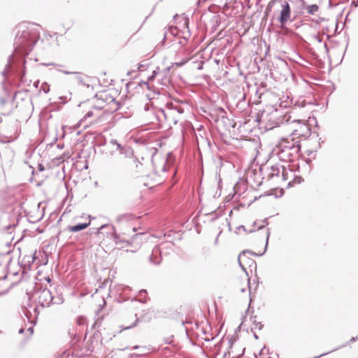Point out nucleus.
I'll use <instances>...</instances> for the list:
<instances>
[{"label":"nucleus","instance_id":"obj_41","mask_svg":"<svg viewBox=\"0 0 358 358\" xmlns=\"http://www.w3.org/2000/svg\"><path fill=\"white\" fill-rule=\"evenodd\" d=\"M289 101H281L280 103V107L287 108Z\"/></svg>","mask_w":358,"mask_h":358},{"label":"nucleus","instance_id":"obj_10","mask_svg":"<svg viewBox=\"0 0 358 358\" xmlns=\"http://www.w3.org/2000/svg\"><path fill=\"white\" fill-rule=\"evenodd\" d=\"M109 145L111 146L112 150L110 152L111 155H113L115 152H119L120 154H123L124 148L115 139H111L109 141Z\"/></svg>","mask_w":358,"mask_h":358},{"label":"nucleus","instance_id":"obj_20","mask_svg":"<svg viewBox=\"0 0 358 358\" xmlns=\"http://www.w3.org/2000/svg\"><path fill=\"white\" fill-rule=\"evenodd\" d=\"M292 173V170H287L284 166L282 167V171L280 172L281 173V176H282V180L285 181L287 180H288L289 178V175H291Z\"/></svg>","mask_w":358,"mask_h":358},{"label":"nucleus","instance_id":"obj_7","mask_svg":"<svg viewBox=\"0 0 358 358\" xmlns=\"http://www.w3.org/2000/svg\"><path fill=\"white\" fill-rule=\"evenodd\" d=\"M162 250L159 247L155 245L150 255L149 259L150 263L155 265H159L162 262Z\"/></svg>","mask_w":358,"mask_h":358},{"label":"nucleus","instance_id":"obj_54","mask_svg":"<svg viewBox=\"0 0 358 358\" xmlns=\"http://www.w3.org/2000/svg\"><path fill=\"white\" fill-rule=\"evenodd\" d=\"M38 85H39V80H37V81L34 82V86L35 87L38 88Z\"/></svg>","mask_w":358,"mask_h":358},{"label":"nucleus","instance_id":"obj_14","mask_svg":"<svg viewBox=\"0 0 358 358\" xmlns=\"http://www.w3.org/2000/svg\"><path fill=\"white\" fill-rule=\"evenodd\" d=\"M153 114L155 115L157 120L159 122H162L163 120H166V114L164 110L162 108H155Z\"/></svg>","mask_w":358,"mask_h":358},{"label":"nucleus","instance_id":"obj_42","mask_svg":"<svg viewBox=\"0 0 358 358\" xmlns=\"http://www.w3.org/2000/svg\"><path fill=\"white\" fill-rule=\"evenodd\" d=\"M92 115H93V112H92V111H91V110H90V111H88V112L85 114V118H87V117H92Z\"/></svg>","mask_w":358,"mask_h":358},{"label":"nucleus","instance_id":"obj_63","mask_svg":"<svg viewBox=\"0 0 358 358\" xmlns=\"http://www.w3.org/2000/svg\"><path fill=\"white\" fill-rule=\"evenodd\" d=\"M95 108H97L98 110H101L103 108V106H94Z\"/></svg>","mask_w":358,"mask_h":358},{"label":"nucleus","instance_id":"obj_59","mask_svg":"<svg viewBox=\"0 0 358 358\" xmlns=\"http://www.w3.org/2000/svg\"><path fill=\"white\" fill-rule=\"evenodd\" d=\"M358 340V336H356V337H352L351 339H350V342H354L355 341Z\"/></svg>","mask_w":358,"mask_h":358},{"label":"nucleus","instance_id":"obj_30","mask_svg":"<svg viewBox=\"0 0 358 358\" xmlns=\"http://www.w3.org/2000/svg\"><path fill=\"white\" fill-rule=\"evenodd\" d=\"M107 145L106 140V139H101L100 141H98L96 143V146L101 147L105 146Z\"/></svg>","mask_w":358,"mask_h":358},{"label":"nucleus","instance_id":"obj_43","mask_svg":"<svg viewBox=\"0 0 358 358\" xmlns=\"http://www.w3.org/2000/svg\"><path fill=\"white\" fill-rule=\"evenodd\" d=\"M38 171H44V166L42 164H38Z\"/></svg>","mask_w":358,"mask_h":358},{"label":"nucleus","instance_id":"obj_31","mask_svg":"<svg viewBox=\"0 0 358 358\" xmlns=\"http://www.w3.org/2000/svg\"><path fill=\"white\" fill-rule=\"evenodd\" d=\"M24 309L25 310L24 311V313L26 317L28 319V320H30V318L31 316V313L27 307H24Z\"/></svg>","mask_w":358,"mask_h":358},{"label":"nucleus","instance_id":"obj_47","mask_svg":"<svg viewBox=\"0 0 358 358\" xmlns=\"http://www.w3.org/2000/svg\"><path fill=\"white\" fill-rule=\"evenodd\" d=\"M77 79L79 81V83L82 85H85L84 81H83V79L80 77V76H78L77 77Z\"/></svg>","mask_w":358,"mask_h":358},{"label":"nucleus","instance_id":"obj_33","mask_svg":"<svg viewBox=\"0 0 358 358\" xmlns=\"http://www.w3.org/2000/svg\"><path fill=\"white\" fill-rule=\"evenodd\" d=\"M173 336L170 337V338H165L164 339V342L165 344H168V345H171L172 343H173V340L171 339Z\"/></svg>","mask_w":358,"mask_h":358},{"label":"nucleus","instance_id":"obj_26","mask_svg":"<svg viewBox=\"0 0 358 358\" xmlns=\"http://www.w3.org/2000/svg\"><path fill=\"white\" fill-rule=\"evenodd\" d=\"M158 69H159V67H158V68H157V69H156V70H154V71H152V74H151L150 76H148V81L153 80L155 78V77H156L157 74L158 73V71H157V70H158Z\"/></svg>","mask_w":358,"mask_h":358},{"label":"nucleus","instance_id":"obj_28","mask_svg":"<svg viewBox=\"0 0 358 358\" xmlns=\"http://www.w3.org/2000/svg\"><path fill=\"white\" fill-rule=\"evenodd\" d=\"M141 319H139V318L136 317V320H135V322L133 323V324H131V325H130V326L125 327L124 328V330H126V329H129L133 328L134 327H136V326L137 325V324L139 322V321H141Z\"/></svg>","mask_w":358,"mask_h":358},{"label":"nucleus","instance_id":"obj_35","mask_svg":"<svg viewBox=\"0 0 358 358\" xmlns=\"http://www.w3.org/2000/svg\"><path fill=\"white\" fill-rule=\"evenodd\" d=\"M62 72L63 73H64L65 75H70V74L78 75L79 74V73L76 72V71H62Z\"/></svg>","mask_w":358,"mask_h":358},{"label":"nucleus","instance_id":"obj_38","mask_svg":"<svg viewBox=\"0 0 358 358\" xmlns=\"http://www.w3.org/2000/svg\"><path fill=\"white\" fill-rule=\"evenodd\" d=\"M85 318L83 317H80L78 319V324L79 325H83L85 324Z\"/></svg>","mask_w":358,"mask_h":358},{"label":"nucleus","instance_id":"obj_18","mask_svg":"<svg viewBox=\"0 0 358 358\" xmlns=\"http://www.w3.org/2000/svg\"><path fill=\"white\" fill-rule=\"evenodd\" d=\"M110 227L111 231H112L113 238L116 245H118V244L122 243H127V244H129V241H125L124 240L120 238V235H118L115 232V229L114 227L111 226Z\"/></svg>","mask_w":358,"mask_h":358},{"label":"nucleus","instance_id":"obj_34","mask_svg":"<svg viewBox=\"0 0 358 358\" xmlns=\"http://www.w3.org/2000/svg\"><path fill=\"white\" fill-rule=\"evenodd\" d=\"M137 69H138V71H144L146 69V66L145 64H138Z\"/></svg>","mask_w":358,"mask_h":358},{"label":"nucleus","instance_id":"obj_27","mask_svg":"<svg viewBox=\"0 0 358 358\" xmlns=\"http://www.w3.org/2000/svg\"><path fill=\"white\" fill-rule=\"evenodd\" d=\"M188 62V59L183 58L180 62H176L174 64L178 66H182L185 65Z\"/></svg>","mask_w":358,"mask_h":358},{"label":"nucleus","instance_id":"obj_58","mask_svg":"<svg viewBox=\"0 0 358 358\" xmlns=\"http://www.w3.org/2000/svg\"><path fill=\"white\" fill-rule=\"evenodd\" d=\"M218 110H219V111H220L222 113H224V114L226 113V111H225V110H224L223 108H221V107H220V108H219V109H218Z\"/></svg>","mask_w":358,"mask_h":358},{"label":"nucleus","instance_id":"obj_2","mask_svg":"<svg viewBox=\"0 0 358 358\" xmlns=\"http://www.w3.org/2000/svg\"><path fill=\"white\" fill-rule=\"evenodd\" d=\"M300 150L299 141H295L294 138H284L275 147L272 153L280 161L293 162L297 157Z\"/></svg>","mask_w":358,"mask_h":358},{"label":"nucleus","instance_id":"obj_40","mask_svg":"<svg viewBox=\"0 0 358 358\" xmlns=\"http://www.w3.org/2000/svg\"><path fill=\"white\" fill-rule=\"evenodd\" d=\"M33 310H34V313L35 314L36 317L37 318V316L38 315V314L40 313V311L38 310V306H35Z\"/></svg>","mask_w":358,"mask_h":358},{"label":"nucleus","instance_id":"obj_15","mask_svg":"<svg viewBox=\"0 0 358 358\" xmlns=\"http://www.w3.org/2000/svg\"><path fill=\"white\" fill-rule=\"evenodd\" d=\"M210 23L211 24V29L213 31H216L221 23L220 16L215 14L213 15L210 18Z\"/></svg>","mask_w":358,"mask_h":358},{"label":"nucleus","instance_id":"obj_64","mask_svg":"<svg viewBox=\"0 0 358 358\" xmlns=\"http://www.w3.org/2000/svg\"><path fill=\"white\" fill-rule=\"evenodd\" d=\"M183 111H184V110L182 108H181L178 109V112L180 113H182Z\"/></svg>","mask_w":358,"mask_h":358},{"label":"nucleus","instance_id":"obj_24","mask_svg":"<svg viewBox=\"0 0 358 358\" xmlns=\"http://www.w3.org/2000/svg\"><path fill=\"white\" fill-rule=\"evenodd\" d=\"M291 3H296L299 7L303 8L305 6V1L303 0H289Z\"/></svg>","mask_w":358,"mask_h":358},{"label":"nucleus","instance_id":"obj_46","mask_svg":"<svg viewBox=\"0 0 358 358\" xmlns=\"http://www.w3.org/2000/svg\"><path fill=\"white\" fill-rule=\"evenodd\" d=\"M96 325H101V322L99 321H95L94 323L93 324L92 328L95 329Z\"/></svg>","mask_w":358,"mask_h":358},{"label":"nucleus","instance_id":"obj_50","mask_svg":"<svg viewBox=\"0 0 358 358\" xmlns=\"http://www.w3.org/2000/svg\"><path fill=\"white\" fill-rule=\"evenodd\" d=\"M271 2H270V3L268 4V6H267L266 9V13H268V11L271 10Z\"/></svg>","mask_w":358,"mask_h":358},{"label":"nucleus","instance_id":"obj_25","mask_svg":"<svg viewBox=\"0 0 358 358\" xmlns=\"http://www.w3.org/2000/svg\"><path fill=\"white\" fill-rule=\"evenodd\" d=\"M41 90L43 91L44 93L47 94L50 91V86L47 83H43L41 85Z\"/></svg>","mask_w":358,"mask_h":358},{"label":"nucleus","instance_id":"obj_1","mask_svg":"<svg viewBox=\"0 0 358 358\" xmlns=\"http://www.w3.org/2000/svg\"><path fill=\"white\" fill-rule=\"evenodd\" d=\"M41 27L35 23L24 22L19 24L16 28L15 38L14 41V54L8 58V63L4 70L1 72L4 78L7 77L10 70V64L15 57L16 72L21 81L25 76L24 57L28 55L40 38Z\"/></svg>","mask_w":358,"mask_h":358},{"label":"nucleus","instance_id":"obj_62","mask_svg":"<svg viewBox=\"0 0 358 358\" xmlns=\"http://www.w3.org/2000/svg\"><path fill=\"white\" fill-rule=\"evenodd\" d=\"M326 354H327V353H322V354H321V355H317V356L314 357V358H320V357H322V356L325 355Z\"/></svg>","mask_w":358,"mask_h":358},{"label":"nucleus","instance_id":"obj_5","mask_svg":"<svg viewBox=\"0 0 358 358\" xmlns=\"http://www.w3.org/2000/svg\"><path fill=\"white\" fill-rule=\"evenodd\" d=\"M234 341L232 338L229 340V347L227 352L224 353L222 358H241L245 352V348H240L239 350H235L234 346Z\"/></svg>","mask_w":358,"mask_h":358},{"label":"nucleus","instance_id":"obj_36","mask_svg":"<svg viewBox=\"0 0 358 358\" xmlns=\"http://www.w3.org/2000/svg\"><path fill=\"white\" fill-rule=\"evenodd\" d=\"M185 26H186V27L187 29V32L188 34V36H190V31H189V19L188 18L185 19Z\"/></svg>","mask_w":358,"mask_h":358},{"label":"nucleus","instance_id":"obj_44","mask_svg":"<svg viewBox=\"0 0 358 358\" xmlns=\"http://www.w3.org/2000/svg\"><path fill=\"white\" fill-rule=\"evenodd\" d=\"M314 38L318 43H321L322 41V38L319 36H315Z\"/></svg>","mask_w":358,"mask_h":358},{"label":"nucleus","instance_id":"obj_48","mask_svg":"<svg viewBox=\"0 0 358 358\" xmlns=\"http://www.w3.org/2000/svg\"><path fill=\"white\" fill-rule=\"evenodd\" d=\"M309 122H315V124H316V126H317V120L315 117H313V119L311 120L310 118H309Z\"/></svg>","mask_w":358,"mask_h":358},{"label":"nucleus","instance_id":"obj_3","mask_svg":"<svg viewBox=\"0 0 358 358\" xmlns=\"http://www.w3.org/2000/svg\"><path fill=\"white\" fill-rule=\"evenodd\" d=\"M38 303L43 307H50L51 305H59L63 303L64 299L62 294L54 296L46 287L38 290Z\"/></svg>","mask_w":358,"mask_h":358},{"label":"nucleus","instance_id":"obj_32","mask_svg":"<svg viewBox=\"0 0 358 358\" xmlns=\"http://www.w3.org/2000/svg\"><path fill=\"white\" fill-rule=\"evenodd\" d=\"M254 325L255 326V329H258L259 330H261L263 328V324H262L261 322H257L255 321Z\"/></svg>","mask_w":358,"mask_h":358},{"label":"nucleus","instance_id":"obj_61","mask_svg":"<svg viewBox=\"0 0 358 358\" xmlns=\"http://www.w3.org/2000/svg\"><path fill=\"white\" fill-rule=\"evenodd\" d=\"M263 222L264 223L265 225H268V218H265L264 220H263Z\"/></svg>","mask_w":358,"mask_h":358},{"label":"nucleus","instance_id":"obj_45","mask_svg":"<svg viewBox=\"0 0 358 358\" xmlns=\"http://www.w3.org/2000/svg\"><path fill=\"white\" fill-rule=\"evenodd\" d=\"M214 338L213 337H209L208 336H206L205 338H203V339L205 341H210L212 340H213Z\"/></svg>","mask_w":358,"mask_h":358},{"label":"nucleus","instance_id":"obj_11","mask_svg":"<svg viewBox=\"0 0 358 358\" xmlns=\"http://www.w3.org/2000/svg\"><path fill=\"white\" fill-rule=\"evenodd\" d=\"M90 224V222H85V223H78L73 226H68L66 229V231H69L71 232H78L82 230L85 229Z\"/></svg>","mask_w":358,"mask_h":358},{"label":"nucleus","instance_id":"obj_13","mask_svg":"<svg viewBox=\"0 0 358 358\" xmlns=\"http://www.w3.org/2000/svg\"><path fill=\"white\" fill-rule=\"evenodd\" d=\"M135 217V215L132 213H124L117 216L116 222L118 223L126 222L134 220Z\"/></svg>","mask_w":358,"mask_h":358},{"label":"nucleus","instance_id":"obj_37","mask_svg":"<svg viewBox=\"0 0 358 358\" xmlns=\"http://www.w3.org/2000/svg\"><path fill=\"white\" fill-rule=\"evenodd\" d=\"M106 227H109V226L108 224H102L100 227H99L97 229L96 233L97 234L101 233V231L103 230V229L106 228Z\"/></svg>","mask_w":358,"mask_h":358},{"label":"nucleus","instance_id":"obj_53","mask_svg":"<svg viewBox=\"0 0 358 358\" xmlns=\"http://www.w3.org/2000/svg\"><path fill=\"white\" fill-rule=\"evenodd\" d=\"M358 5V1H352L351 3V6L354 7H357Z\"/></svg>","mask_w":358,"mask_h":358},{"label":"nucleus","instance_id":"obj_57","mask_svg":"<svg viewBox=\"0 0 358 358\" xmlns=\"http://www.w3.org/2000/svg\"><path fill=\"white\" fill-rule=\"evenodd\" d=\"M237 229H241V230L246 231L245 227V226H243V225H241V226H239Z\"/></svg>","mask_w":358,"mask_h":358},{"label":"nucleus","instance_id":"obj_12","mask_svg":"<svg viewBox=\"0 0 358 358\" xmlns=\"http://www.w3.org/2000/svg\"><path fill=\"white\" fill-rule=\"evenodd\" d=\"M283 166H280L279 164H275L271 166V171L268 174V179L273 178L274 176L278 177L282 171V167Z\"/></svg>","mask_w":358,"mask_h":358},{"label":"nucleus","instance_id":"obj_49","mask_svg":"<svg viewBox=\"0 0 358 358\" xmlns=\"http://www.w3.org/2000/svg\"><path fill=\"white\" fill-rule=\"evenodd\" d=\"M271 2H270V3L268 4V6H267L266 9V13H268V11L271 10Z\"/></svg>","mask_w":358,"mask_h":358},{"label":"nucleus","instance_id":"obj_19","mask_svg":"<svg viewBox=\"0 0 358 358\" xmlns=\"http://www.w3.org/2000/svg\"><path fill=\"white\" fill-rule=\"evenodd\" d=\"M36 259V256H35V254H34L33 255H25L23 258H22V262L25 264V265H27L28 266H31V264L34 262Z\"/></svg>","mask_w":358,"mask_h":358},{"label":"nucleus","instance_id":"obj_21","mask_svg":"<svg viewBox=\"0 0 358 358\" xmlns=\"http://www.w3.org/2000/svg\"><path fill=\"white\" fill-rule=\"evenodd\" d=\"M319 9V7L317 4H312L307 7V12L308 14L313 15L316 13Z\"/></svg>","mask_w":358,"mask_h":358},{"label":"nucleus","instance_id":"obj_52","mask_svg":"<svg viewBox=\"0 0 358 358\" xmlns=\"http://www.w3.org/2000/svg\"><path fill=\"white\" fill-rule=\"evenodd\" d=\"M148 80H147V81H143L142 83H140V85H141V84H143V85H145L147 86L148 89H149V90H150V86H149V85H148Z\"/></svg>","mask_w":358,"mask_h":358},{"label":"nucleus","instance_id":"obj_60","mask_svg":"<svg viewBox=\"0 0 358 358\" xmlns=\"http://www.w3.org/2000/svg\"><path fill=\"white\" fill-rule=\"evenodd\" d=\"M142 294H147V292L145 289H142L140 291V294L142 296Z\"/></svg>","mask_w":358,"mask_h":358},{"label":"nucleus","instance_id":"obj_23","mask_svg":"<svg viewBox=\"0 0 358 358\" xmlns=\"http://www.w3.org/2000/svg\"><path fill=\"white\" fill-rule=\"evenodd\" d=\"M178 28L175 26H171L169 27V33L174 36L178 35Z\"/></svg>","mask_w":358,"mask_h":358},{"label":"nucleus","instance_id":"obj_29","mask_svg":"<svg viewBox=\"0 0 358 358\" xmlns=\"http://www.w3.org/2000/svg\"><path fill=\"white\" fill-rule=\"evenodd\" d=\"M222 341H220L219 343L215 345V350L216 351L215 355H217L219 352L220 351L221 346H222Z\"/></svg>","mask_w":358,"mask_h":358},{"label":"nucleus","instance_id":"obj_56","mask_svg":"<svg viewBox=\"0 0 358 358\" xmlns=\"http://www.w3.org/2000/svg\"><path fill=\"white\" fill-rule=\"evenodd\" d=\"M306 162L310 165L312 163V160L310 158H308L306 159Z\"/></svg>","mask_w":358,"mask_h":358},{"label":"nucleus","instance_id":"obj_17","mask_svg":"<svg viewBox=\"0 0 358 358\" xmlns=\"http://www.w3.org/2000/svg\"><path fill=\"white\" fill-rule=\"evenodd\" d=\"M268 236H269V232H268V234H267V239H266V246H265V249H264V251L262 254H257L256 252H252L251 250H243L242 251L240 255H239V259L240 258H242L243 257L245 256L246 254H250L252 256H255V257H258V256H261L265 252H266V247H267V243H268Z\"/></svg>","mask_w":358,"mask_h":358},{"label":"nucleus","instance_id":"obj_22","mask_svg":"<svg viewBox=\"0 0 358 358\" xmlns=\"http://www.w3.org/2000/svg\"><path fill=\"white\" fill-rule=\"evenodd\" d=\"M155 108H156V106H154V104L152 103H150V102L145 103V106H144V110L145 111H150V110L152 113H153V112L155 110Z\"/></svg>","mask_w":358,"mask_h":358},{"label":"nucleus","instance_id":"obj_6","mask_svg":"<svg viewBox=\"0 0 358 358\" xmlns=\"http://www.w3.org/2000/svg\"><path fill=\"white\" fill-rule=\"evenodd\" d=\"M96 96L103 102H107L108 104H110L111 106L110 110H112L113 112L120 109L119 103L113 96L107 94L106 92H102L99 95H96Z\"/></svg>","mask_w":358,"mask_h":358},{"label":"nucleus","instance_id":"obj_51","mask_svg":"<svg viewBox=\"0 0 358 358\" xmlns=\"http://www.w3.org/2000/svg\"><path fill=\"white\" fill-rule=\"evenodd\" d=\"M238 264H239V266L241 267V268H242L243 270L245 271V267L243 266V264H242V263H241V258H240V259L238 258Z\"/></svg>","mask_w":358,"mask_h":358},{"label":"nucleus","instance_id":"obj_9","mask_svg":"<svg viewBox=\"0 0 358 358\" xmlns=\"http://www.w3.org/2000/svg\"><path fill=\"white\" fill-rule=\"evenodd\" d=\"M262 171V169H259V171L254 170L252 172V175L249 176L250 180H252L254 182V185L256 187H259L263 180V178L261 177L260 172Z\"/></svg>","mask_w":358,"mask_h":358},{"label":"nucleus","instance_id":"obj_55","mask_svg":"<svg viewBox=\"0 0 358 358\" xmlns=\"http://www.w3.org/2000/svg\"><path fill=\"white\" fill-rule=\"evenodd\" d=\"M146 96H147V99L150 101L154 98L151 94H147Z\"/></svg>","mask_w":358,"mask_h":358},{"label":"nucleus","instance_id":"obj_39","mask_svg":"<svg viewBox=\"0 0 358 358\" xmlns=\"http://www.w3.org/2000/svg\"><path fill=\"white\" fill-rule=\"evenodd\" d=\"M41 65L45 66H60L59 64H56L55 63H41Z\"/></svg>","mask_w":358,"mask_h":358},{"label":"nucleus","instance_id":"obj_8","mask_svg":"<svg viewBox=\"0 0 358 358\" xmlns=\"http://www.w3.org/2000/svg\"><path fill=\"white\" fill-rule=\"evenodd\" d=\"M164 236L166 237V241L165 242H162L159 245H157V247L162 248V253L169 254L170 251H173L174 244L171 240H169L171 234H165Z\"/></svg>","mask_w":358,"mask_h":358},{"label":"nucleus","instance_id":"obj_16","mask_svg":"<svg viewBox=\"0 0 358 358\" xmlns=\"http://www.w3.org/2000/svg\"><path fill=\"white\" fill-rule=\"evenodd\" d=\"M298 132H299V130L295 129L293 132V134L306 136L310 133V129L307 124H303V125H301L300 127V133H298Z\"/></svg>","mask_w":358,"mask_h":358},{"label":"nucleus","instance_id":"obj_4","mask_svg":"<svg viewBox=\"0 0 358 358\" xmlns=\"http://www.w3.org/2000/svg\"><path fill=\"white\" fill-rule=\"evenodd\" d=\"M291 17V8L289 3L283 1L281 3V10L280 15L278 17V21L280 23V27L282 28L289 21Z\"/></svg>","mask_w":358,"mask_h":358}]
</instances>
